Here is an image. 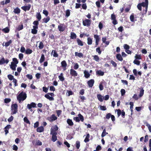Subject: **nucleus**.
<instances>
[{
    "label": "nucleus",
    "instance_id": "46",
    "mask_svg": "<svg viewBox=\"0 0 151 151\" xmlns=\"http://www.w3.org/2000/svg\"><path fill=\"white\" fill-rule=\"evenodd\" d=\"M24 122L27 124H30V122L27 118L25 116L24 118Z\"/></svg>",
    "mask_w": 151,
    "mask_h": 151
},
{
    "label": "nucleus",
    "instance_id": "27",
    "mask_svg": "<svg viewBox=\"0 0 151 151\" xmlns=\"http://www.w3.org/2000/svg\"><path fill=\"white\" fill-rule=\"evenodd\" d=\"M17 66V65L14 64L13 63H11V65L10 66V68L13 70H16V68Z\"/></svg>",
    "mask_w": 151,
    "mask_h": 151
},
{
    "label": "nucleus",
    "instance_id": "6",
    "mask_svg": "<svg viewBox=\"0 0 151 151\" xmlns=\"http://www.w3.org/2000/svg\"><path fill=\"white\" fill-rule=\"evenodd\" d=\"M91 20L89 19H86L83 20V24L84 26L89 27L91 23Z\"/></svg>",
    "mask_w": 151,
    "mask_h": 151
},
{
    "label": "nucleus",
    "instance_id": "32",
    "mask_svg": "<svg viewBox=\"0 0 151 151\" xmlns=\"http://www.w3.org/2000/svg\"><path fill=\"white\" fill-rule=\"evenodd\" d=\"M75 56H78L80 58L83 57V54L81 52L78 53L77 52H75Z\"/></svg>",
    "mask_w": 151,
    "mask_h": 151
},
{
    "label": "nucleus",
    "instance_id": "1",
    "mask_svg": "<svg viewBox=\"0 0 151 151\" xmlns=\"http://www.w3.org/2000/svg\"><path fill=\"white\" fill-rule=\"evenodd\" d=\"M27 97L26 93L22 91L17 96V99L19 103H20L22 101H23L25 100Z\"/></svg>",
    "mask_w": 151,
    "mask_h": 151
},
{
    "label": "nucleus",
    "instance_id": "52",
    "mask_svg": "<svg viewBox=\"0 0 151 151\" xmlns=\"http://www.w3.org/2000/svg\"><path fill=\"white\" fill-rule=\"evenodd\" d=\"M23 28V24H22L21 25H19L17 28V29L18 31H20L22 30Z\"/></svg>",
    "mask_w": 151,
    "mask_h": 151
},
{
    "label": "nucleus",
    "instance_id": "18",
    "mask_svg": "<svg viewBox=\"0 0 151 151\" xmlns=\"http://www.w3.org/2000/svg\"><path fill=\"white\" fill-rule=\"evenodd\" d=\"M76 41L78 45L81 46H83V45L84 42L79 38H77L76 39Z\"/></svg>",
    "mask_w": 151,
    "mask_h": 151
},
{
    "label": "nucleus",
    "instance_id": "48",
    "mask_svg": "<svg viewBox=\"0 0 151 151\" xmlns=\"http://www.w3.org/2000/svg\"><path fill=\"white\" fill-rule=\"evenodd\" d=\"M130 21L132 22H134V14H131V15H130Z\"/></svg>",
    "mask_w": 151,
    "mask_h": 151
},
{
    "label": "nucleus",
    "instance_id": "30",
    "mask_svg": "<svg viewBox=\"0 0 151 151\" xmlns=\"http://www.w3.org/2000/svg\"><path fill=\"white\" fill-rule=\"evenodd\" d=\"M90 138V134L89 133H87L86 134V137L85 139L84 140V142L86 143L89 142V138Z\"/></svg>",
    "mask_w": 151,
    "mask_h": 151
},
{
    "label": "nucleus",
    "instance_id": "5",
    "mask_svg": "<svg viewBox=\"0 0 151 151\" xmlns=\"http://www.w3.org/2000/svg\"><path fill=\"white\" fill-rule=\"evenodd\" d=\"M141 6L144 7H145V10H143V12L146 13L147 12L148 8V0H145V2H143L140 3Z\"/></svg>",
    "mask_w": 151,
    "mask_h": 151
},
{
    "label": "nucleus",
    "instance_id": "40",
    "mask_svg": "<svg viewBox=\"0 0 151 151\" xmlns=\"http://www.w3.org/2000/svg\"><path fill=\"white\" fill-rule=\"evenodd\" d=\"M80 142L78 141H76V144H75V146H76V148L77 149H78L80 147Z\"/></svg>",
    "mask_w": 151,
    "mask_h": 151
},
{
    "label": "nucleus",
    "instance_id": "58",
    "mask_svg": "<svg viewBox=\"0 0 151 151\" xmlns=\"http://www.w3.org/2000/svg\"><path fill=\"white\" fill-rule=\"evenodd\" d=\"M49 88V87H48L47 88L45 87H42V90L44 92H45L46 93L48 91V90Z\"/></svg>",
    "mask_w": 151,
    "mask_h": 151
},
{
    "label": "nucleus",
    "instance_id": "20",
    "mask_svg": "<svg viewBox=\"0 0 151 151\" xmlns=\"http://www.w3.org/2000/svg\"><path fill=\"white\" fill-rule=\"evenodd\" d=\"M77 35L74 32H72L70 33V38L72 40H74L76 39Z\"/></svg>",
    "mask_w": 151,
    "mask_h": 151
},
{
    "label": "nucleus",
    "instance_id": "15",
    "mask_svg": "<svg viewBox=\"0 0 151 151\" xmlns=\"http://www.w3.org/2000/svg\"><path fill=\"white\" fill-rule=\"evenodd\" d=\"M31 5L30 4H28L27 6H22L21 7V9L25 11H29L30 9Z\"/></svg>",
    "mask_w": 151,
    "mask_h": 151
},
{
    "label": "nucleus",
    "instance_id": "38",
    "mask_svg": "<svg viewBox=\"0 0 151 151\" xmlns=\"http://www.w3.org/2000/svg\"><path fill=\"white\" fill-rule=\"evenodd\" d=\"M144 90L143 89V88H142L140 90L139 94V97H141L143 96L144 94Z\"/></svg>",
    "mask_w": 151,
    "mask_h": 151
},
{
    "label": "nucleus",
    "instance_id": "8",
    "mask_svg": "<svg viewBox=\"0 0 151 151\" xmlns=\"http://www.w3.org/2000/svg\"><path fill=\"white\" fill-rule=\"evenodd\" d=\"M36 107V104L34 102H32L30 104H28L27 105V108L30 109L31 111H32V110L31 109L32 107L35 108Z\"/></svg>",
    "mask_w": 151,
    "mask_h": 151
},
{
    "label": "nucleus",
    "instance_id": "21",
    "mask_svg": "<svg viewBox=\"0 0 151 151\" xmlns=\"http://www.w3.org/2000/svg\"><path fill=\"white\" fill-rule=\"evenodd\" d=\"M97 96L98 100L100 102H102L103 101L104 97H103L101 94H98L97 95Z\"/></svg>",
    "mask_w": 151,
    "mask_h": 151
},
{
    "label": "nucleus",
    "instance_id": "64",
    "mask_svg": "<svg viewBox=\"0 0 151 151\" xmlns=\"http://www.w3.org/2000/svg\"><path fill=\"white\" fill-rule=\"evenodd\" d=\"M146 125L148 127L149 131L150 132H151V125L147 123H146Z\"/></svg>",
    "mask_w": 151,
    "mask_h": 151
},
{
    "label": "nucleus",
    "instance_id": "12",
    "mask_svg": "<svg viewBox=\"0 0 151 151\" xmlns=\"http://www.w3.org/2000/svg\"><path fill=\"white\" fill-rule=\"evenodd\" d=\"M70 75L74 77L77 76L78 74L77 72L73 69H71L70 70Z\"/></svg>",
    "mask_w": 151,
    "mask_h": 151
},
{
    "label": "nucleus",
    "instance_id": "2",
    "mask_svg": "<svg viewBox=\"0 0 151 151\" xmlns=\"http://www.w3.org/2000/svg\"><path fill=\"white\" fill-rule=\"evenodd\" d=\"M18 105L16 104H12L11 106L12 114H16L18 111Z\"/></svg>",
    "mask_w": 151,
    "mask_h": 151
},
{
    "label": "nucleus",
    "instance_id": "7",
    "mask_svg": "<svg viewBox=\"0 0 151 151\" xmlns=\"http://www.w3.org/2000/svg\"><path fill=\"white\" fill-rule=\"evenodd\" d=\"M117 111V116L118 117H119L120 115L121 114L122 117L123 118H125V112L124 110H122V111L120 109L116 110Z\"/></svg>",
    "mask_w": 151,
    "mask_h": 151
},
{
    "label": "nucleus",
    "instance_id": "59",
    "mask_svg": "<svg viewBox=\"0 0 151 151\" xmlns=\"http://www.w3.org/2000/svg\"><path fill=\"white\" fill-rule=\"evenodd\" d=\"M11 100L10 98H6L4 99V102L5 103H8L11 101Z\"/></svg>",
    "mask_w": 151,
    "mask_h": 151
},
{
    "label": "nucleus",
    "instance_id": "45",
    "mask_svg": "<svg viewBox=\"0 0 151 151\" xmlns=\"http://www.w3.org/2000/svg\"><path fill=\"white\" fill-rule=\"evenodd\" d=\"M107 134H108V133L106 132L105 129H104L101 134V136L102 137H103Z\"/></svg>",
    "mask_w": 151,
    "mask_h": 151
},
{
    "label": "nucleus",
    "instance_id": "57",
    "mask_svg": "<svg viewBox=\"0 0 151 151\" xmlns=\"http://www.w3.org/2000/svg\"><path fill=\"white\" fill-rule=\"evenodd\" d=\"M133 63L135 64H136L138 65H139L140 63V62L137 60H136V59H135L133 61Z\"/></svg>",
    "mask_w": 151,
    "mask_h": 151
},
{
    "label": "nucleus",
    "instance_id": "44",
    "mask_svg": "<svg viewBox=\"0 0 151 151\" xmlns=\"http://www.w3.org/2000/svg\"><path fill=\"white\" fill-rule=\"evenodd\" d=\"M13 62H12L11 63H13L14 64H17L18 63V61L16 58H14L12 59Z\"/></svg>",
    "mask_w": 151,
    "mask_h": 151
},
{
    "label": "nucleus",
    "instance_id": "31",
    "mask_svg": "<svg viewBox=\"0 0 151 151\" xmlns=\"http://www.w3.org/2000/svg\"><path fill=\"white\" fill-rule=\"evenodd\" d=\"M45 60V55L44 54H42L41 56L40 60V63H42L43 62H44V61Z\"/></svg>",
    "mask_w": 151,
    "mask_h": 151
},
{
    "label": "nucleus",
    "instance_id": "35",
    "mask_svg": "<svg viewBox=\"0 0 151 151\" xmlns=\"http://www.w3.org/2000/svg\"><path fill=\"white\" fill-rule=\"evenodd\" d=\"M87 44L88 45H91L92 43V39L90 37H88L87 39Z\"/></svg>",
    "mask_w": 151,
    "mask_h": 151
},
{
    "label": "nucleus",
    "instance_id": "62",
    "mask_svg": "<svg viewBox=\"0 0 151 151\" xmlns=\"http://www.w3.org/2000/svg\"><path fill=\"white\" fill-rule=\"evenodd\" d=\"M124 47L125 50H129L130 48L129 46L127 44H124Z\"/></svg>",
    "mask_w": 151,
    "mask_h": 151
},
{
    "label": "nucleus",
    "instance_id": "42",
    "mask_svg": "<svg viewBox=\"0 0 151 151\" xmlns=\"http://www.w3.org/2000/svg\"><path fill=\"white\" fill-rule=\"evenodd\" d=\"M111 113H108L106 114L105 117H104V119H109L111 116Z\"/></svg>",
    "mask_w": 151,
    "mask_h": 151
},
{
    "label": "nucleus",
    "instance_id": "36",
    "mask_svg": "<svg viewBox=\"0 0 151 151\" xmlns=\"http://www.w3.org/2000/svg\"><path fill=\"white\" fill-rule=\"evenodd\" d=\"M65 17H68L70 16V12L69 9H67L65 12Z\"/></svg>",
    "mask_w": 151,
    "mask_h": 151
},
{
    "label": "nucleus",
    "instance_id": "24",
    "mask_svg": "<svg viewBox=\"0 0 151 151\" xmlns=\"http://www.w3.org/2000/svg\"><path fill=\"white\" fill-rule=\"evenodd\" d=\"M44 128L43 127L40 126L37 129V131L38 132H42L44 131Z\"/></svg>",
    "mask_w": 151,
    "mask_h": 151
},
{
    "label": "nucleus",
    "instance_id": "54",
    "mask_svg": "<svg viewBox=\"0 0 151 151\" xmlns=\"http://www.w3.org/2000/svg\"><path fill=\"white\" fill-rule=\"evenodd\" d=\"M100 109L102 111H105L107 109L106 106H104L100 105Z\"/></svg>",
    "mask_w": 151,
    "mask_h": 151
},
{
    "label": "nucleus",
    "instance_id": "60",
    "mask_svg": "<svg viewBox=\"0 0 151 151\" xmlns=\"http://www.w3.org/2000/svg\"><path fill=\"white\" fill-rule=\"evenodd\" d=\"M111 63L114 67L116 68V67L117 64L114 61L111 60Z\"/></svg>",
    "mask_w": 151,
    "mask_h": 151
},
{
    "label": "nucleus",
    "instance_id": "22",
    "mask_svg": "<svg viewBox=\"0 0 151 151\" xmlns=\"http://www.w3.org/2000/svg\"><path fill=\"white\" fill-rule=\"evenodd\" d=\"M83 73L84 74V77L86 78H89L91 75L86 70L84 71Z\"/></svg>",
    "mask_w": 151,
    "mask_h": 151
},
{
    "label": "nucleus",
    "instance_id": "63",
    "mask_svg": "<svg viewBox=\"0 0 151 151\" xmlns=\"http://www.w3.org/2000/svg\"><path fill=\"white\" fill-rule=\"evenodd\" d=\"M132 98L133 99H134L135 100H137L139 99L138 96L136 94H134L133 96H132Z\"/></svg>",
    "mask_w": 151,
    "mask_h": 151
},
{
    "label": "nucleus",
    "instance_id": "49",
    "mask_svg": "<svg viewBox=\"0 0 151 151\" xmlns=\"http://www.w3.org/2000/svg\"><path fill=\"white\" fill-rule=\"evenodd\" d=\"M53 52H54V53L53 54V56L55 57H58V54L56 51L54 50H52V53H53Z\"/></svg>",
    "mask_w": 151,
    "mask_h": 151
},
{
    "label": "nucleus",
    "instance_id": "29",
    "mask_svg": "<svg viewBox=\"0 0 151 151\" xmlns=\"http://www.w3.org/2000/svg\"><path fill=\"white\" fill-rule=\"evenodd\" d=\"M20 9L17 7L14 9L13 12L15 14H19L20 13Z\"/></svg>",
    "mask_w": 151,
    "mask_h": 151
},
{
    "label": "nucleus",
    "instance_id": "19",
    "mask_svg": "<svg viewBox=\"0 0 151 151\" xmlns=\"http://www.w3.org/2000/svg\"><path fill=\"white\" fill-rule=\"evenodd\" d=\"M11 128V126L10 124L7 125L4 128L5 134L6 135L9 133L8 130Z\"/></svg>",
    "mask_w": 151,
    "mask_h": 151
},
{
    "label": "nucleus",
    "instance_id": "55",
    "mask_svg": "<svg viewBox=\"0 0 151 151\" xmlns=\"http://www.w3.org/2000/svg\"><path fill=\"white\" fill-rule=\"evenodd\" d=\"M96 51L97 52H98L99 55H100L101 53V50L100 48L99 47H98V48L96 49Z\"/></svg>",
    "mask_w": 151,
    "mask_h": 151
},
{
    "label": "nucleus",
    "instance_id": "16",
    "mask_svg": "<svg viewBox=\"0 0 151 151\" xmlns=\"http://www.w3.org/2000/svg\"><path fill=\"white\" fill-rule=\"evenodd\" d=\"M33 24L34 25V26H33V28L37 29H38V25L39 24L38 21L37 20H35L34 21Z\"/></svg>",
    "mask_w": 151,
    "mask_h": 151
},
{
    "label": "nucleus",
    "instance_id": "13",
    "mask_svg": "<svg viewBox=\"0 0 151 151\" xmlns=\"http://www.w3.org/2000/svg\"><path fill=\"white\" fill-rule=\"evenodd\" d=\"M32 143L33 145H35L41 146L42 145V142L39 139H37L36 141L33 140Z\"/></svg>",
    "mask_w": 151,
    "mask_h": 151
},
{
    "label": "nucleus",
    "instance_id": "4",
    "mask_svg": "<svg viewBox=\"0 0 151 151\" xmlns=\"http://www.w3.org/2000/svg\"><path fill=\"white\" fill-rule=\"evenodd\" d=\"M78 117H74L73 119L76 121V122H79L81 120L82 122H83L84 117L83 116L80 114H79L78 115Z\"/></svg>",
    "mask_w": 151,
    "mask_h": 151
},
{
    "label": "nucleus",
    "instance_id": "23",
    "mask_svg": "<svg viewBox=\"0 0 151 151\" xmlns=\"http://www.w3.org/2000/svg\"><path fill=\"white\" fill-rule=\"evenodd\" d=\"M96 75L103 76L104 75V72L101 70H98L96 72Z\"/></svg>",
    "mask_w": 151,
    "mask_h": 151
},
{
    "label": "nucleus",
    "instance_id": "14",
    "mask_svg": "<svg viewBox=\"0 0 151 151\" xmlns=\"http://www.w3.org/2000/svg\"><path fill=\"white\" fill-rule=\"evenodd\" d=\"M94 80L93 79L88 81L87 83L89 87L91 88L92 87L94 84Z\"/></svg>",
    "mask_w": 151,
    "mask_h": 151
},
{
    "label": "nucleus",
    "instance_id": "50",
    "mask_svg": "<svg viewBox=\"0 0 151 151\" xmlns=\"http://www.w3.org/2000/svg\"><path fill=\"white\" fill-rule=\"evenodd\" d=\"M12 43V41L11 40H9L8 42H6L5 43L4 46L6 47H7L9 46Z\"/></svg>",
    "mask_w": 151,
    "mask_h": 151
},
{
    "label": "nucleus",
    "instance_id": "34",
    "mask_svg": "<svg viewBox=\"0 0 151 151\" xmlns=\"http://www.w3.org/2000/svg\"><path fill=\"white\" fill-rule=\"evenodd\" d=\"M36 17L38 19L37 21H40L41 19V16L40 14L39 13H37L36 15Z\"/></svg>",
    "mask_w": 151,
    "mask_h": 151
},
{
    "label": "nucleus",
    "instance_id": "10",
    "mask_svg": "<svg viewBox=\"0 0 151 151\" xmlns=\"http://www.w3.org/2000/svg\"><path fill=\"white\" fill-rule=\"evenodd\" d=\"M111 19L113 20L112 22L113 24L115 25L117 24L118 22L116 19V17L114 13L111 14Z\"/></svg>",
    "mask_w": 151,
    "mask_h": 151
},
{
    "label": "nucleus",
    "instance_id": "43",
    "mask_svg": "<svg viewBox=\"0 0 151 151\" xmlns=\"http://www.w3.org/2000/svg\"><path fill=\"white\" fill-rule=\"evenodd\" d=\"M44 45L43 43L41 41L40 42L38 47L40 49H42L43 48Z\"/></svg>",
    "mask_w": 151,
    "mask_h": 151
},
{
    "label": "nucleus",
    "instance_id": "61",
    "mask_svg": "<svg viewBox=\"0 0 151 151\" xmlns=\"http://www.w3.org/2000/svg\"><path fill=\"white\" fill-rule=\"evenodd\" d=\"M120 91L121 92V95L122 96H123L125 95L126 91L124 89H122Z\"/></svg>",
    "mask_w": 151,
    "mask_h": 151
},
{
    "label": "nucleus",
    "instance_id": "56",
    "mask_svg": "<svg viewBox=\"0 0 151 151\" xmlns=\"http://www.w3.org/2000/svg\"><path fill=\"white\" fill-rule=\"evenodd\" d=\"M50 134L52 135L57 134V133L56 131L53 130L52 128L51 129Z\"/></svg>",
    "mask_w": 151,
    "mask_h": 151
},
{
    "label": "nucleus",
    "instance_id": "3",
    "mask_svg": "<svg viewBox=\"0 0 151 151\" xmlns=\"http://www.w3.org/2000/svg\"><path fill=\"white\" fill-rule=\"evenodd\" d=\"M54 94L52 93H48L47 94H45V97L47 99L50 101H53L54 99L52 96H54Z\"/></svg>",
    "mask_w": 151,
    "mask_h": 151
},
{
    "label": "nucleus",
    "instance_id": "37",
    "mask_svg": "<svg viewBox=\"0 0 151 151\" xmlns=\"http://www.w3.org/2000/svg\"><path fill=\"white\" fill-rule=\"evenodd\" d=\"M50 18L49 17H47V18H45L43 19L42 20L44 22L46 23L50 20Z\"/></svg>",
    "mask_w": 151,
    "mask_h": 151
},
{
    "label": "nucleus",
    "instance_id": "51",
    "mask_svg": "<svg viewBox=\"0 0 151 151\" xmlns=\"http://www.w3.org/2000/svg\"><path fill=\"white\" fill-rule=\"evenodd\" d=\"M2 30L4 33H8L9 31V29L7 27H6L4 29H3Z\"/></svg>",
    "mask_w": 151,
    "mask_h": 151
},
{
    "label": "nucleus",
    "instance_id": "25",
    "mask_svg": "<svg viewBox=\"0 0 151 151\" xmlns=\"http://www.w3.org/2000/svg\"><path fill=\"white\" fill-rule=\"evenodd\" d=\"M116 57L117 59L119 61H122L123 60V58H122L121 54H117Z\"/></svg>",
    "mask_w": 151,
    "mask_h": 151
},
{
    "label": "nucleus",
    "instance_id": "11",
    "mask_svg": "<svg viewBox=\"0 0 151 151\" xmlns=\"http://www.w3.org/2000/svg\"><path fill=\"white\" fill-rule=\"evenodd\" d=\"M65 26L63 24H60V25H58V29L60 32H63L65 29Z\"/></svg>",
    "mask_w": 151,
    "mask_h": 151
},
{
    "label": "nucleus",
    "instance_id": "28",
    "mask_svg": "<svg viewBox=\"0 0 151 151\" xmlns=\"http://www.w3.org/2000/svg\"><path fill=\"white\" fill-rule=\"evenodd\" d=\"M94 37L95 40V41H100L101 38L99 35L94 34Z\"/></svg>",
    "mask_w": 151,
    "mask_h": 151
},
{
    "label": "nucleus",
    "instance_id": "33",
    "mask_svg": "<svg viewBox=\"0 0 151 151\" xmlns=\"http://www.w3.org/2000/svg\"><path fill=\"white\" fill-rule=\"evenodd\" d=\"M92 57L93 58V59L96 62H99V58L98 55H93Z\"/></svg>",
    "mask_w": 151,
    "mask_h": 151
},
{
    "label": "nucleus",
    "instance_id": "53",
    "mask_svg": "<svg viewBox=\"0 0 151 151\" xmlns=\"http://www.w3.org/2000/svg\"><path fill=\"white\" fill-rule=\"evenodd\" d=\"M37 30L35 29H32L31 33L33 34H37Z\"/></svg>",
    "mask_w": 151,
    "mask_h": 151
},
{
    "label": "nucleus",
    "instance_id": "17",
    "mask_svg": "<svg viewBox=\"0 0 151 151\" xmlns=\"http://www.w3.org/2000/svg\"><path fill=\"white\" fill-rule=\"evenodd\" d=\"M61 66L63 68L64 70L66 69V67L67 66V64L66 61L64 60L62 61L61 63Z\"/></svg>",
    "mask_w": 151,
    "mask_h": 151
},
{
    "label": "nucleus",
    "instance_id": "9",
    "mask_svg": "<svg viewBox=\"0 0 151 151\" xmlns=\"http://www.w3.org/2000/svg\"><path fill=\"white\" fill-rule=\"evenodd\" d=\"M57 117L55 114H52L50 117H48L47 118V119L50 122H52L56 120Z\"/></svg>",
    "mask_w": 151,
    "mask_h": 151
},
{
    "label": "nucleus",
    "instance_id": "26",
    "mask_svg": "<svg viewBox=\"0 0 151 151\" xmlns=\"http://www.w3.org/2000/svg\"><path fill=\"white\" fill-rule=\"evenodd\" d=\"M67 122L68 124L70 126H73V123L72 120L70 119H68L67 120Z\"/></svg>",
    "mask_w": 151,
    "mask_h": 151
},
{
    "label": "nucleus",
    "instance_id": "47",
    "mask_svg": "<svg viewBox=\"0 0 151 151\" xmlns=\"http://www.w3.org/2000/svg\"><path fill=\"white\" fill-rule=\"evenodd\" d=\"M7 77L9 80L10 81H12V80H14V79H15L14 78V76H13L11 74H9L7 75Z\"/></svg>",
    "mask_w": 151,
    "mask_h": 151
},
{
    "label": "nucleus",
    "instance_id": "41",
    "mask_svg": "<svg viewBox=\"0 0 151 151\" xmlns=\"http://www.w3.org/2000/svg\"><path fill=\"white\" fill-rule=\"evenodd\" d=\"M57 140V134L52 135V140L53 142H55Z\"/></svg>",
    "mask_w": 151,
    "mask_h": 151
},
{
    "label": "nucleus",
    "instance_id": "39",
    "mask_svg": "<svg viewBox=\"0 0 151 151\" xmlns=\"http://www.w3.org/2000/svg\"><path fill=\"white\" fill-rule=\"evenodd\" d=\"M32 50L29 49H27L25 51V53L27 54H30L32 53Z\"/></svg>",
    "mask_w": 151,
    "mask_h": 151
}]
</instances>
